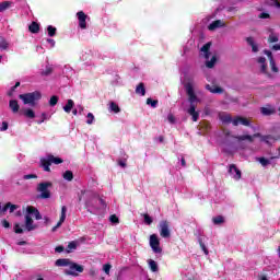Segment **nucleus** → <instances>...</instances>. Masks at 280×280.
I'll list each match as a JSON object with an SVG mask.
<instances>
[{"mask_svg":"<svg viewBox=\"0 0 280 280\" xmlns=\"http://www.w3.org/2000/svg\"><path fill=\"white\" fill-rule=\"evenodd\" d=\"M85 200V208L90 213L94 215H102L106 211V201L97 197V195L91 190H84L80 200Z\"/></svg>","mask_w":280,"mask_h":280,"instance_id":"obj_1","label":"nucleus"},{"mask_svg":"<svg viewBox=\"0 0 280 280\" xmlns=\"http://www.w3.org/2000/svg\"><path fill=\"white\" fill-rule=\"evenodd\" d=\"M184 89L186 90L188 102L190 104L187 113L188 115H190L192 121H198V119L200 118V113L196 110V107L198 106V103H200V100L196 95V92H194V82L189 81L185 83Z\"/></svg>","mask_w":280,"mask_h":280,"instance_id":"obj_2","label":"nucleus"},{"mask_svg":"<svg viewBox=\"0 0 280 280\" xmlns=\"http://www.w3.org/2000/svg\"><path fill=\"white\" fill-rule=\"evenodd\" d=\"M55 266H58L61 268H68L65 270V272L70 277H78V272H84V267L71 261V259L69 258L57 259L55 262Z\"/></svg>","mask_w":280,"mask_h":280,"instance_id":"obj_3","label":"nucleus"},{"mask_svg":"<svg viewBox=\"0 0 280 280\" xmlns=\"http://www.w3.org/2000/svg\"><path fill=\"white\" fill-rule=\"evenodd\" d=\"M43 220V217L40 215V212L38 209L34 208V206H28L26 208V214H25V229L26 231H34L36 229V225L34 224V220Z\"/></svg>","mask_w":280,"mask_h":280,"instance_id":"obj_4","label":"nucleus"},{"mask_svg":"<svg viewBox=\"0 0 280 280\" xmlns=\"http://www.w3.org/2000/svg\"><path fill=\"white\" fill-rule=\"evenodd\" d=\"M232 139H236L237 141H248L249 143H253L255 139L260 138V141L264 143L270 144V141L275 139L271 135L268 136H261V133H254L253 136L250 135H243V136H231Z\"/></svg>","mask_w":280,"mask_h":280,"instance_id":"obj_5","label":"nucleus"},{"mask_svg":"<svg viewBox=\"0 0 280 280\" xmlns=\"http://www.w3.org/2000/svg\"><path fill=\"white\" fill-rule=\"evenodd\" d=\"M63 163L61 158L54 156L52 154H46L40 158V167H43L44 172H51L50 165H60Z\"/></svg>","mask_w":280,"mask_h":280,"instance_id":"obj_6","label":"nucleus"},{"mask_svg":"<svg viewBox=\"0 0 280 280\" xmlns=\"http://www.w3.org/2000/svg\"><path fill=\"white\" fill-rule=\"evenodd\" d=\"M20 100H22L23 104H27L28 106H36V103L43 95L40 92L35 91L31 93H25V94H20L19 95Z\"/></svg>","mask_w":280,"mask_h":280,"instance_id":"obj_7","label":"nucleus"},{"mask_svg":"<svg viewBox=\"0 0 280 280\" xmlns=\"http://www.w3.org/2000/svg\"><path fill=\"white\" fill-rule=\"evenodd\" d=\"M51 182H43L37 185V191L42 200L51 198V191H49V187H51Z\"/></svg>","mask_w":280,"mask_h":280,"instance_id":"obj_8","label":"nucleus"},{"mask_svg":"<svg viewBox=\"0 0 280 280\" xmlns=\"http://www.w3.org/2000/svg\"><path fill=\"white\" fill-rule=\"evenodd\" d=\"M150 246L153 250V253H162V248H161V241H159V236L156 234H152L150 236Z\"/></svg>","mask_w":280,"mask_h":280,"instance_id":"obj_9","label":"nucleus"},{"mask_svg":"<svg viewBox=\"0 0 280 280\" xmlns=\"http://www.w3.org/2000/svg\"><path fill=\"white\" fill-rule=\"evenodd\" d=\"M159 231L161 237L167 238L171 235L170 223L167 221H161L159 224Z\"/></svg>","mask_w":280,"mask_h":280,"instance_id":"obj_10","label":"nucleus"},{"mask_svg":"<svg viewBox=\"0 0 280 280\" xmlns=\"http://www.w3.org/2000/svg\"><path fill=\"white\" fill-rule=\"evenodd\" d=\"M264 54H265V56L268 57L272 73H278L279 68L277 67V62L275 61V56H272V51L265 49Z\"/></svg>","mask_w":280,"mask_h":280,"instance_id":"obj_11","label":"nucleus"},{"mask_svg":"<svg viewBox=\"0 0 280 280\" xmlns=\"http://www.w3.org/2000/svg\"><path fill=\"white\" fill-rule=\"evenodd\" d=\"M67 220V206L61 207V214L58 223L52 228V233H56L58 229L65 224V221Z\"/></svg>","mask_w":280,"mask_h":280,"instance_id":"obj_12","label":"nucleus"},{"mask_svg":"<svg viewBox=\"0 0 280 280\" xmlns=\"http://www.w3.org/2000/svg\"><path fill=\"white\" fill-rule=\"evenodd\" d=\"M206 90L212 93L213 95H222L224 93V89L215 84H206Z\"/></svg>","mask_w":280,"mask_h":280,"instance_id":"obj_13","label":"nucleus"},{"mask_svg":"<svg viewBox=\"0 0 280 280\" xmlns=\"http://www.w3.org/2000/svg\"><path fill=\"white\" fill-rule=\"evenodd\" d=\"M77 16L79 20V27H81V30H86V19H89V15L84 14L83 11H79Z\"/></svg>","mask_w":280,"mask_h":280,"instance_id":"obj_14","label":"nucleus"},{"mask_svg":"<svg viewBox=\"0 0 280 280\" xmlns=\"http://www.w3.org/2000/svg\"><path fill=\"white\" fill-rule=\"evenodd\" d=\"M250 126V120L246 117L236 116L233 118V126Z\"/></svg>","mask_w":280,"mask_h":280,"instance_id":"obj_15","label":"nucleus"},{"mask_svg":"<svg viewBox=\"0 0 280 280\" xmlns=\"http://www.w3.org/2000/svg\"><path fill=\"white\" fill-rule=\"evenodd\" d=\"M229 174H234L233 176L234 180H240L242 178V171H240V168H237V166L235 164H230L229 166Z\"/></svg>","mask_w":280,"mask_h":280,"instance_id":"obj_16","label":"nucleus"},{"mask_svg":"<svg viewBox=\"0 0 280 280\" xmlns=\"http://www.w3.org/2000/svg\"><path fill=\"white\" fill-rule=\"evenodd\" d=\"M220 27H226V24L222 20H215L209 24L208 30L210 32H215Z\"/></svg>","mask_w":280,"mask_h":280,"instance_id":"obj_17","label":"nucleus"},{"mask_svg":"<svg viewBox=\"0 0 280 280\" xmlns=\"http://www.w3.org/2000/svg\"><path fill=\"white\" fill-rule=\"evenodd\" d=\"M210 49H211V42H208L207 44H205V45L201 47V49H200V51H202V54H203L206 60H209V58H211V51H210Z\"/></svg>","mask_w":280,"mask_h":280,"instance_id":"obj_18","label":"nucleus"},{"mask_svg":"<svg viewBox=\"0 0 280 280\" xmlns=\"http://www.w3.org/2000/svg\"><path fill=\"white\" fill-rule=\"evenodd\" d=\"M246 43H247V45H249V47H252V51L254 54H257V51H259V46L255 43V38L247 37Z\"/></svg>","mask_w":280,"mask_h":280,"instance_id":"obj_19","label":"nucleus"},{"mask_svg":"<svg viewBox=\"0 0 280 280\" xmlns=\"http://www.w3.org/2000/svg\"><path fill=\"white\" fill-rule=\"evenodd\" d=\"M9 107L12 110V113H19V109L21 108V106L19 105V101L16 100H11L9 102Z\"/></svg>","mask_w":280,"mask_h":280,"instance_id":"obj_20","label":"nucleus"},{"mask_svg":"<svg viewBox=\"0 0 280 280\" xmlns=\"http://www.w3.org/2000/svg\"><path fill=\"white\" fill-rule=\"evenodd\" d=\"M22 115L27 119H34L36 117V113H34L32 108H24Z\"/></svg>","mask_w":280,"mask_h":280,"instance_id":"obj_21","label":"nucleus"},{"mask_svg":"<svg viewBox=\"0 0 280 280\" xmlns=\"http://www.w3.org/2000/svg\"><path fill=\"white\" fill-rule=\"evenodd\" d=\"M220 120L222 124H233V117L231 114H222L220 115Z\"/></svg>","mask_w":280,"mask_h":280,"instance_id":"obj_22","label":"nucleus"},{"mask_svg":"<svg viewBox=\"0 0 280 280\" xmlns=\"http://www.w3.org/2000/svg\"><path fill=\"white\" fill-rule=\"evenodd\" d=\"M28 30L32 34H38V32H40V25H38L36 22H32Z\"/></svg>","mask_w":280,"mask_h":280,"instance_id":"obj_23","label":"nucleus"},{"mask_svg":"<svg viewBox=\"0 0 280 280\" xmlns=\"http://www.w3.org/2000/svg\"><path fill=\"white\" fill-rule=\"evenodd\" d=\"M109 113H121V108H119V105L115 102H109Z\"/></svg>","mask_w":280,"mask_h":280,"instance_id":"obj_24","label":"nucleus"},{"mask_svg":"<svg viewBox=\"0 0 280 280\" xmlns=\"http://www.w3.org/2000/svg\"><path fill=\"white\" fill-rule=\"evenodd\" d=\"M136 93L143 97V95H145V85L143 83H139L136 88Z\"/></svg>","mask_w":280,"mask_h":280,"instance_id":"obj_25","label":"nucleus"},{"mask_svg":"<svg viewBox=\"0 0 280 280\" xmlns=\"http://www.w3.org/2000/svg\"><path fill=\"white\" fill-rule=\"evenodd\" d=\"M74 105H75V103L73 102V100H68L66 106H63L65 113H71Z\"/></svg>","mask_w":280,"mask_h":280,"instance_id":"obj_26","label":"nucleus"},{"mask_svg":"<svg viewBox=\"0 0 280 280\" xmlns=\"http://www.w3.org/2000/svg\"><path fill=\"white\" fill-rule=\"evenodd\" d=\"M10 48V43L5 38H0V51H5Z\"/></svg>","mask_w":280,"mask_h":280,"instance_id":"obj_27","label":"nucleus"},{"mask_svg":"<svg viewBox=\"0 0 280 280\" xmlns=\"http://www.w3.org/2000/svg\"><path fill=\"white\" fill-rule=\"evenodd\" d=\"M260 113H261V115H265V116L275 115V108L262 107V108H260Z\"/></svg>","mask_w":280,"mask_h":280,"instance_id":"obj_28","label":"nucleus"},{"mask_svg":"<svg viewBox=\"0 0 280 280\" xmlns=\"http://www.w3.org/2000/svg\"><path fill=\"white\" fill-rule=\"evenodd\" d=\"M9 8H12V2L4 1L0 3V12H5V10H9Z\"/></svg>","mask_w":280,"mask_h":280,"instance_id":"obj_29","label":"nucleus"},{"mask_svg":"<svg viewBox=\"0 0 280 280\" xmlns=\"http://www.w3.org/2000/svg\"><path fill=\"white\" fill-rule=\"evenodd\" d=\"M149 267L152 272H159V265L156 264V261L150 259Z\"/></svg>","mask_w":280,"mask_h":280,"instance_id":"obj_30","label":"nucleus"},{"mask_svg":"<svg viewBox=\"0 0 280 280\" xmlns=\"http://www.w3.org/2000/svg\"><path fill=\"white\" fill-rule=\"evenodd\" d=\"M198 244L201 248V250H203L205 255H209V249L207 248V245H205V242H202V237H198Z\"/></svg>","mask_w":280,"mask_h":280,"instance_id":"obj_31","label":"nucleus"},{"mask_svg":"<svg viewBox=\"0 0 280 280\" xmlns=\"http://www.w3.org/2000/svg\"><path fill=\"white\" fill-rule=\"evenodd\" d=\"M218 61V58L215 57V56H213L212 58H211V60H208V61H206V67L208 68V69H213V67H215V62Z\"/></svg>","mask_w":280,"mask_h":280,"instance_id":"obj_32","label":"nucleus"},{"mask_svg":"<svg viewBox=\"0 0 280 280\" xmlns=\"http://www.w3.org/2000/svg\"><path fill=\"white\" fill-rule=\"evenodd\" d=\"M260 71L261 73H264L267 78H272V74H270V72H268V65L262 63L260 66Z\"/></svg>","mask_w":280,"mask_h":280,"instance_id":"obj_33","label":"nucleus"},{"mask_svg":"<svg viewBox=\"0 0 280 280\" xmlns=\"http://www.w3.org/2000/svg\"><path fill=\"white\" fill-rule=\"evenodd\" d=\"M212 222L215 225L224 224V217H222V215L214 217V218H212Z\"/></svg>","mask_w":280,"mask_h":280,"instance_id":"obj_34","label":"nucleus"},{"mask_svg":"<svg viewBox=\"0 0 280 280\" xmlns=\"http://www.w3.org/2000/svg\"><path fill=\"white\" fill-rule=\"evenodd\" d=\"M47 32H48V36L54 37L56 36L57 28L55 26L48 25Z\"/></svg>","mask_w":280,"mask_h":280,"instance_id":"obj_35","label":"nucleus"},{"mask_svg":"<svg viewBox=\"0 0 280 280\" xmlns=\"http://www.w3.org/2000/svg\"><path fill=\"white\" fill-rule=\"evenodd\" d=\"M63 178H65V180H69V182L73 180V172H71V171H66V172L63 173Z\"/></svg>","mask_w":280,"mask_h":280,"instance_id":"obj_36","label":"nucleus"},{"mask_svg":"<svg viewBox=\"0 0 280 280\" xmlns=\"http://www.w3.org/2000/svg\"><path fill=\"white\" fill-rule=\"evenodd\" d=\"M95 121V116L93 115V113H89L86 115V124L89 126L93 125V122Z\"/></svg>","mask_w":280,"mask_h":280,"instance_id":"obj_37","label":"nucleus"},{"mask_svg":"<svg viewBox=\"0 0 280 280\" xmlns=\"http://www.w3.org/2000/svg\"><path fill=\"white\" fill-rule=\"evenodd\" d=\"M147 104H148V106H151V108H156V106H159V101H154L152 98H148L147 100Z\"/></svg>","mask_w":280,"mask_h":280,"instance_id":"obj_38","label":"nucleus"},{"mask_svg":"<svg viewBox=\"0 0 280 280\" xmlns=\"http://www.w3.org/2000/svg\"><path fill=\"white\" fill-rule=\"evenodd\" d=\"M21 86V82H16L14 86L11 88V90L8 92L9 97H12L14 95V91Z\"/></svg>","mask_w":280,"mask_h":280,"instance_id":"obj_39","label":"nucleus"},{"mask_svg":"<svg viewBox=\"0 0 280 280\" xmlns=\"http://www.w3.org/2000/svg\"><path fill=\"white\" fill-rule=\"evenodd\" d=\"M268 43H279V36L270 34L268 37Z\"/></svg>","mask_w":280,"mask_h":280,"instance_id":"obj_40","label":"nucleus"},{"mask_svg":"<svg viewBox=\"0 0 280 280\" xmlns=\"http://www.w3.org/2000/svg\"><path fill=\"white\" fill-rule=\"evenodd\" d=\"M258 161L264 167H266V165H270V160L266 158H259Z\"/></svg>","mask_w":280,"mask_h":280,"instance_id":"obj_41","label":"nucleus"},{"mask_svg":"<svg viewBox=\"0 0 280 280\" xmlns=\"http://www.w3.org/2000/svg\"><path fill=\"white\" fill-rule=\"evenodd\" d=\"M271 3L269 4L271 8H277V10H280V0H270Z\"/></svg>","mask_w":280,"mask_h":280,"instance_id":"obj_42","label":"nucleus"},{"mask_svg":"<svg viewBox=\"0 0 280 280\" xmlns=\"http://www.w3.org/2000/svg\"><path fill=\"white\" fill-rule=\"evenodd\" d=\"M56 104H58V96L54 95L49 100V105L50 106H56Z\"/></svg>","mask_w":280,"mask_h":280,"instance_id":"obj_43","label":"nucleus"},{"mask_svg":"<svg viewBox=\"0 0 280 280\" xmlns=\"http://www.w3.org/2000/svg\"><path fill=\"white\" fill-rule=\"evenodd\" d=\"M143 218H144V224H152L153 220H152V217H150L149 214H143Z\"/></svg>","mask_w":280,"mask_h":280,"instance_id":"obj_44","label":"nucleus"},{"mask_svg":"<svg viewBox=\"0 0 280 280\" xmlns=\"http://www.w3.org/2000/svg\"><path fill=\"white\" fill-rule=\"evenodd\" d=\"M109 221L112 222V224H119V218H117V215L112 214L109 217Z\"/></svg>","mask_w":280,"mask_h":280,"instance_id":"obj_45","label":"nucleus"},{"mask_svg":"<svg viewBox=\"0 0 280 280\" xmlns=\"http://www.w3.org/2000/svg\"><path fill=\"white\" fill-rule=\"evenodd\" d=\"M8 121H2L1 125H0V131L1 132H5V130H8Z\"/></svg>","mask_w":280,"mask_h":280,"instance_id":"obj_46","label":"nucleus"},{"mask_svg":"<svg viewBox=\"0 0 280 280\" xmlns=\"http://www.w3.org/2000/svg\"><path fill=\"white\" fill-rule=\"evenodd\" d=\"M167 121L168 124H176V117H174V114L167 115Z\"/></svg>","mask_w":280,"mask_h":280,"instance_id":"obj_47","label":"nucleus"},{"mask_svg":"<svg viewBox=\"0 0 280 280\" xmlns=\"http://www.w3.org/2000/svg\"><path fill=\"white\" fill-rule=\"evenodd\" d=\"M32 178H38L36 174H27L23 176L24 180H32Z\"/></svg>","mask_w":280,"mask_h":280,"instance_id":"obj_48","label":"nucleus"},{"mask_svg":"<svg viewBox=\"0 0 280 280\" xmlns=\"http://www.w3.org/2000/svg\"><path fill=\"white\" fill-rule=\"evenodd\" d=\"M110 268H112L110 264H106L103 266V270L105 275H110Z\"/></svg>","mask_w":280,"mask_h":280,"instance_id":"obj_49","label":"nucleus"},{"mask_svg":"<svg viewBox=\"0 0 280 280\" xmlns=\"http://www.w3.org/2000/svg\"><path fill=\"white\" fill-rule=\"evenodd\" d=\"M75 248H78V243H75L74 241L69 243V245H68L69 250H75Z\"/></svg>","mask_w":280,"mask_h":280,"instance_id":"obj_50","label":"nucleus"},{"mask_svg":"<svg viewBox=\"0 0 280 280\" xmlns=\"http://www.w3.org/2000/svg\"><path fill=\"white\" fill-rule=\"evenodd\" d=\"M14 232L15 233H23V228H21V225L19 223H16L14 225Z\"/></svg>","mask_w":280,"mask_h":280,"instance_id":"obj_51","label":"nucleus"},{"mask_svg":"<svg viewBox=\"0 0 280 280\" xmlns=\"http://www.w3.org/2000/svg\"><path fill=\"white\" fill-rule=\"evenodd\" d=\"M8 209H10V202L7 203L4 207H2L1 203H0V211H1V213H5V211H8Z\"/></svg>","mask_w":280,"mask_h":280,"instance_id":"obj_52","label":"nucleus"},{"mask_svg":"<svg viewBox=\"0 0 280 280\" xmlns=\"http://www.w3.org/2000/svg\"><path fill=\"white\" fill-rule=\"evenodd\" d=\"M19 207L16 206V205H12V203H10V206H9V211H10V213H14V211H16V209H18Z\"/></svg>","mask_w":280,"mask_h":280,"instance_id":"obj_53","label":"nucleus"},{"mask_svg":"<svg viewBox=\"0 0 280 280\" xmlns=\"http://www.w3.org/2000/svg\"><path fill=\"white\" fill-rule=\"evenodd\" d=\"M258 19H270V13L262 12L258 15Z\"/></svg>","mask_w":280,"mask_h":280,"instance_id":"obj_54","label":"nucleus"},{"mask_svg":"<svg viewBox=\"0 0 280 280\" xmlns=\"http://www.w3.org/2000/svg\"><path fill=\"white\" fill-rule=\"evenodd\" d=\"M46 43H48V45H50L51 48L56 47V40H54L51 38H47Z\"/></svg>","mask_w":280,"mask_h":280,"instance_id":"obj_55","label":"nucleus"},{"mask_svg":"<svg viewBox=\"0 0 280 280\" xmlns=\"http://www.w3.org/2000/svg\"><path fill=\"white\" fill-rule=\"evenodd\" d=\"M270 49H272V51H280V44H275L270 46Z\"/></svg>","mask_w":280,"mask_h":280,"instance_id":"obj_56","label":"nucleus"},{"mask_svg":"<svg viewBox=\"0 0 280 280\" xmlns=\"http://www.w3.org/2000/svg\"><path fill=\"white\" fill-rule=\"evenodd\" d=\"M257 62H258L259 65H266V57H259V58L257 59Z\"/></svg>","mask_w":280,"mask_h":280,"instance_id":"obj_57","label":"nucleus"},{"mask_svg":"<svg viewBox=\"0 0 280 280\" xmlns=\"http://www.w3.org/2000/svg\"><path fill=\"white\" fill-rule=\"evenodd\" d=\"M2 226H3L4 229H10V222H8V220H3V221H2Z\"/></svg>","mask_w":280,"mask_h":280,"instance_id":"obj_58","label":"nucleus"},{"mask_svg":"<svg viewBox=\"0 0 280 280\" xmlns=\"http://www.w3.org/2000/svg\"><path fill=\"white\" fill-rule=\"evenodd\" d=\"M55 250H56L57 253H65V247H63V246H57V247L55 248Z\"/></svg>","mask_w":280,"mask_h":280,"instance_id":"obj_59","label":"nucleus"},{"mask_svg":"<svg viewBox=\"0 0 280 280\" xmlns=\"http://www.w3.org/2000/svg\"><path fill=\"white\" fill-rule=\"evenodd\" d=\"M118 165H119L120 167H126V160H119V161H118Z\"/></svg>","mask_w":280,"mask_h":280,"instance_id":"obj_60","label":"nucleus"},{"mask_svg":"<svg viewBox=\"0 0 280 280\" xmlns=\"http://www.w3.org/2000/svg\"><path fill=\"white\" fill-rule=\"evenodd\" d=\"M42 119H43V121H47V119H49V115H47V113H43Z\"/></svg>","mask_w":280,"mask_h":280,"instance_id":"obj_61","label":"nucleus"},{"mask_svg":"<svg viewBox=\"0 0 280 280\" xmlns=\"http://www.w3.org/2000/svg\"><path fill=\"white\" fill-rule=\"evenodd\" d=\"M228 12H237V8L236 7H229Z\"/></svg>","mask_w":280,"mask_h":280,"instance_id":"obj_62","label":"nucleus"},{"mask_svg":"<svg viewBox=\"0 0 280 280\" xmlns=\"http://www.w3.org/2000/svg\"><path fill=\"white\" fill-rule=\"evenodd\" d=\"M180 163H182V167L187 166V162L185 161V158H182Z\"/></svg>","mask_w":280,"mask_h":280,"instance_id":"obj_63","label":"nucleus"},{"mask_svg":"<svg viewBox=\"0 0 280 280\" xmlns=\"http://www.w3.org/2000/svg\"><path fill=\"white\" fill-rule=\"evenodd\" d=\"M78 112H79V115H82V112L84 110V107H82L81 105L78 106Z\"/></svg>","mask_w":280,"mask_h":280,"instance_id":"obj_64","label":"nucleus"}]
</instances>
